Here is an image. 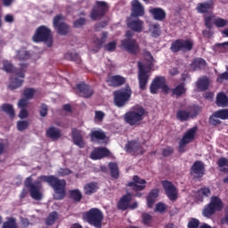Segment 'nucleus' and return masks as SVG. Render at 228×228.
<instances>
[{
  "instance_id": "obj_5",
  "label": "nucleus",
  "mask_w": 228,
  "mask_h": 228,
  "mask_svg": "<svg viewBox=\"0 0 228 228\" xmlns=\"http://www.w3.org/2000/svg\"><path fill=\"white\" fill-rule=\"evenodd\" d=\"M224 209V201L218 196H212L210 202L207 204L203 210L202 215L206 218H211L216 213L220 212Z\"/></svg>"
},
{
  "instance_id": "obj_29",
  "label": "nucleus",
  "mask_w": 228,
  "mask_h": 228,
  "mask_svg": "<svg viewBox=\"0 0 228 228\" xmlns=\"http://www.w3.org/2000/svg\"><path fill=\"white\" fill-rule=\"evenodd\" d=\"M150 13H151L155 20H165L167 19V12L159 7L151 9Z\"/></svg>"
},
{
  "instance_id": "obj_19",
  "label": "nucleus",
  "mask_w": 228,
  "mask_h": 228,
  "mask_svg": "<svg viewBox=\"0 0 228 228\" xmlns=\"http://www.w3.org/2000/svg\"><path fill=\"white\" fill-rule=\"evenodd\" d=\"M197 13L200 15H208L211 10H215V2L213 0L208 2H201L196 5L195 8Z\"/></svg>"
},
{
  "instance_id": "obj_40",
  "label": "nucleus",
  "mask_w": 228,
  "mask_h": 228,
  "mask_svg": "<svg viewBox=\"0 0 228 228\" xmlns=\"http://www.w3.org/2000/svg\"><path fill=\"white\" fill-rule=\"evenodd\" d=\"M220 172H224L228 174V159L225 158H220L216 162Z\"/></svg>"
},
{
  "instance_id": "obj_49",
  "label": "nucleus",
  "mask_w": 228,
  "mask_h": 228,
  "mask_svg": "<svg viewBox=\"0 0 228 228\" xmlns=\"http://www.w3.org/2000/svg\"><path fill=\"white\" fill-rule=\"evenodd\" d=\"M150 31H151V37H153V38H158V37H159V35H160L159 25H158V24L151 25L150 27Z\"/></svg>"
},
{
  "instance_id": "obj_27",
  "label": "nucleus",
  "mask_w": 228,
  "mask_h": 228,
  "mask_svg": "<svg viewBox=\"0 0 228 228\" xmlns=\"http://www.w3.org/2000/svg\"><path fill=\"white\" fill-rule=\"evenodd\" d=\"M126 151L128 154L134 156L138 151L142 150V144L136 141H129L125 146Z\"/></svg>"
},
{
  "instance_id": "obj_10",
  "label": "nucleus",
  "mask_w": 228,
  "mask_h": 228,
  "mask_svg": "<svg viewBox=\"0 0 228 228\" xmlns=\"http://www.w3.org/2000/svg\"><path fill=\"white\" fill-rule=\"evenodd\" d=\"M193 49V41L190 39H176L172 42L170 51L172 53H189Z\"/></svg>"
},
{
  "instance_id": "obj_12",
  "label": "nucleus",
  "mask_w": 228,
  "mask_h": 228,
  "mask_svg": "<svg viewBox=\"0 0 228 228\" xmlns=\"http://www.w3.org/2000/svg\"><path fill=\"white\" fill-rule=\"evenodd\" d=\"M121 47H123V49L129 54L136 55L140 53V45L138 44V41L132 37L121 40Z\"/></svg>"
},
{
  "instance_id": "obj_6",
  "label": "nucleus",
  "mask_w": 228,
  "mask_h": 228,
  "mask_svg": "<svg viewBox=\"0 0 228 228\" xmlns=\"http://www.w3.org/2000/svg\"><path fill=\"white\" fill-rule=\"evenodd\" d=\"M131 95H133V90L127 84L124 88L114 92V102L118 108H123L131 100Z\"/></svg>"
},
{
  "instance_id": "obj_4",
  "label": "nucleus",
  "mask_w": 228,
  "mask_h": 228,
  "mask_svg": "<svg viewBox=\"0 0 228 228\" xmlns=\"http://www.w3.org/2000/svg\"><path fill=\"white\" fill-rule=\"evenodd\" d=\"M32 40L36 44L44 42L45 45H47V47H52L53 46V32L51 31V28H47V26L41 25L36 29L32 37Z\"/></svg>"
},
{
  "instance_id": "obj_13",
  "label": "nucleus",
  "mask_w": 228,
  "mask_h": 228,
  "mask_svg": "<svg viewBox=\"0 0 228 228\" xmlns=\"http://www.w3.org/2000/svg\"><path fill=\"white\" fill-rule=\"evenodd\" d=\"M228 120V109H221L213 112L208 118L210 126H220L221 120Z\"/></svg>"
},
{
  "instance_id": "obj_21",
  "label": "nucleus",
  "mask_w": 228,
  "mask_h": 228,
  "mask_svg": "<svg viewBox=\"0 0 228 228\" xmlns=\"http://www.w3.org/2000/svg\"><path fill=\"white\" fill-rule=\"evenodd\" d=\"M83 132L77 128H72L71 129V138L73 140V142L77 147H79V149H85V140L83 139Z\"/></svg>"
},
{
  "instance_id": "obj_46",
  "label": "nucleus",
  "mask_w": 228,
  "mask_h": 228,
  "mask_svg": "<svg viewBox=\"0 0 228 228\" xmlns=\"http://www.w3.org/2000/svg\"><path fill=\"white\" fill-rule=\"evenodd\" d=\"M17 58L21 61H26V60H29V58H31V55H29V52L26 51V49H21L18 51Z\"/></svg>"
},
{
  "instance_id": "obj_2",
  "label": "nucleus",
  "mask_w": 228,
  "mask_h": 228,
  "mask_svg": "<svg viewBox=\"0 0 228 228\" xmlns=\"http://www.w3.org/2000/svg\"><path fill=\"white\" fill-rule=\"evenodd\" d=\"M39 179L53 188L54 191V200H63V199H65L67 195V181L65 179H60L53 175H41L39 176Z\"/></svg>"
},
{
  "instance_id": "obj_64",
  "label": "nucleus",
  "mask_w": 228,
  "mask_h": 228,
  "mask_svg": "<svg viewBox=\"0 0 228 228\" xmlns=\"http://www.w3.org/2000/svg\"><path fill=\"white\" fill-rule=\"evenodd\" d=\"M218 81H228V71H224V73H221L217 77Z\"/></svg>"
},
{
  "instance_id": "obj_37",
  "label": "nucleus",
  "mask_w": 228,
  "mask_h": 228,
  "mask_svg": "<svg viewBox=\"0 0 228 228\" xmlns=\"http://www.w3.org/2000/svg\"><path fill=\"white\" fill-rule=\"evenodd\" d=\"M64 60H68L69 61H75V63H81V57L77 53H66L64 54Z\"/></svg>"
},
{
  "instance_id": "obj_47",
  "label": "nucleus",
  "mask_w": 228,
  "mask_h": 228,
  "mask_svg": "<svg viewBox=\"0 0 228 228\" xmlns=\"http://www.w3.org/2000/svg\"><path fill=\"white\" fill-rule=\"evenodd\" d=\"M58 220V212H52L46 218V225H54V223Z\"/></svg>"
},
{
  "instance_id": "obj_53",
  "label": "nucleus",
  "mask_w": 228,
  "mask_h": 228,
  "mask_svg": "<svg viewBox=\"0 0 228 228\" xmlns=\"http://www.w3.org/2000/svg\"><path fill=\"white\" fill-rule=\"evenodd\" d=\"M105 51H108L109 53H113L117 49V41H111L105 45L104 46Z\"/></svg>"
},
{
  "instance_id": "obj_34",
  "label": "nucleus",
  "mask_w": 228,
  "mask_h": 228,
  "mask_svg": "<svg viewBox=\"0 0 228 228\" xmlns=\"http://www.w3.org/2000/svg\"><path fill=\"white\" fill-rule=\"evenodd\" d=\"M91 142H101L106 140V134L102 130H93L90 134Z\"/></svg>"
},
{
  "instance_id": "obj_8",
  "label": "nucleus",
  "mask_w": 228,
  "mask_h": 228,
  "mask_svg": "<svg viewBox=\"0 0 228 228\" xmlns=\"http://www.w3.org/2000/svg\"><path fill=\"white\" fill-rule=\"evenodd\" d=\"M86 219L89 225H93L95 228H102L104 214L99 208H91L86 213Z\"/></svg>"
},
{
  "instance_id": "obj_58",
  "label": "nucleus",
  "mask_w": 228,
  "mask_h": 228,
  "mask_svg": "<svg viewBox=\"0 0 228 228\" xmlns=\"http://www.w3.org/2000/svg\"><path fill=\"white\" fill-rule=\"evenodd\" d=\"M199 195L202 197H209L211 195V190L208 187H203L198 191Z\"/></svg>"
},
{
  "instance_id": "obj_61",
  "label": "nucleus",
  "mask_w": 228,
  "mask_h": 228,
  "mask_svg": "<svg viewBox=\"0 0 228 228\" xmlns=\"http://www.w3.org/2000/svg\"><path fill=\"white\" fill-rule=\"evenodd\" d=\"M216 47L222 49V53H227L228 51V41L224 43L216 44Z\"/></svg>"
},
{
  "instance_id": "obj_20",
  "label": "nucleus",
  "mask_w": 228,
  "mask_h": 228,
  "mask_svg": "<svg viewBox=\"0 0 228 228\" xmlns=\"http://www.w3.org/2000/svg\"><path fill=\"white\" fill-rule=\"evenodd\" d=\"M110 156H111V151H110L108 148L100 147V148L94 149L92 151L90 158L91 159L97 160V159H102V158H110Z\"/></svg>"
},
{
  "instance_id": "obj_52",
  "label": "nucleus",
  "mask_w": 228,
  "mask_h": 228,
  "mask_svg": "<svg viewBox=\"0 0 228 228\" xmlns=\"http://www.w3.org/2000/svg\"><path fill=\"white\" fill-rule=\"evenodd\" d=\"M85 24H86V19L78 18L73 22V28H83Z\"/></svg>"
},
{
  "instance_id": "obj_39",
  "label": "nucleus",
  "mask_w": 228,
  "mask_h": 228,
  "mask_svg": "<svg viewBox=\"0 0 228 228\" xmlns=\"http://www.w3.org/2000/svg\"><path fill=\"white\" fill-rule=\"evenodd\" d=\"M197 88L201 92H206L209 88V79L208 78H200L196 84Z\"/></svg>"
},
{
  "instance_id": "obj_50",
  "label": "nucleus",
  "mask_w": 228,
  "mask_h": 228,
  "mask_svg": "<svg viewBox=\"0 0 228 228\" xmlns=\"http://www.w3.org/2000/svg\"><path fill=\"white\" fill-rule=\"evenodd\" d=\"M106 38H108V32H102L101 38H96L94 44L99 47H102V45L106 42Z\"/></svg>"
},
{
  "instance_id": "obj_60",
  "label": "nucleus",
  "mask_w": 228,
  "mask_h": 228,
  "mask_svg": "<svg viewBox=\"0 0 228 228\" xmlns=\"http://www.w3.org/2000/svg\"><path fill=\"white\" fill-rule=\"evenodd\" d=\"M47 111H49L47 105L45 103H42L39 110L40 117H47Z\"/></svg>"
},
{
  "instance_id": "obj_25",
  "label": "nucleus",
  "mask_w": 228,
  "mask_h": 228,
  "mask_svg": "<svg viewBox=\"0 0 228 228\" xmlns=\"http://www.w3.org/2000/svg\"><path fill=\"white\" fill-rule=\"evenodd\" d=\"M131 200H133V196L131 195V193H126L123 195L117 204L118 209H119L120 211H126V209H128L129 204H131Z\"/></svg>"
},
{
  "instance_id": "obj_15",
  "label": "nucleus",
  "mask_w": 228,
  "mask_h": 228,
  "mask_svg": "<svg viewBox=\"0 0 228 228\" xmlns=\"http://www.w3.org/2000/svg\"><path fill=\"white\" fill-rule=\"evenodd\" d=\"M190 174L194 179H202L206 174L204 162L196 160L191 167Z\"/></svg>"
},
{
  "instance_id": "obj_17",
  "label": "nucleus",
  "mask_w": 228,
  "mask_h": 228,
  "mask_svg": "<svg viewBox=\"0 0 228 228\" xmlns=\"http://www.w3.org/2000/svg\"><path fill=\"white\" fill-rule=\"evenodd\" d=\"M77 95L84 97V99H90L94 95V89L86 83H80L76 86Z\"/></svg>"
},
{
  "instance_id": "obj_44",
  "label": "nucleus",
  "mask_w": 228,
  "mask_h": 228,
  "mask_svg": "<svg viewBox=\"0 0 228 228\" xmlns=\"http://www.w3.org/2000/svg\"><path fill=\"white\" fill-rule=\"evenodd\" d=\"M214 26H216V28H225V26H227L228 24V20L224 19V18H220V17H215L213 18L212 20Z\"/></svg>"
},
{
  "instance_id": "obj_42",
  "label": "nucleus",
  "mask_w": 228,
  "mask_h": 228,
  "mask_svg": "<svg viewBox=\"0 0 228 228\" xmlns=\"http://www.w3.org/2000/svg\"><path fill=\"white\" fill-rule=\"evenodd\" d=\"M192 68L194 70H199L200 69H206V61L202 58H197L192 61Z\"/></svg>"
},
{
  "instance_id": "obj_48",
  "label": "nucleus",
  "mask_w": 228,
  "mask_h": 228,
  "mask_svg": "<svg viewBox=\"0 0 228 228\" xmlns=\"http://www.w3.org/2000/svg\"><path fill=\"white\" fill-rule=\"evenodd\" d=\"M35 96V89L28 87V88H25L23 91V97H25V99L27 100H31L33 99V97Z\"/></svg>"
},
{
  "instance_id": "obj_35",
  "label": "nucleus",
  "mask_w": 228,
  "mask_h": 228,
  "mask_svg": "<svg viewBox=\"0 0 228 228\" xmlns=\"http://www.w3.org/2000/svg\"><path fill=\"white\" fill-rule=\"evenodd\" d=\"M216 106L219 108H227L228 97L224 93H219L216 100Z\"/></svg>"
},
{
  "instance_id": "obj_33",
  "label": "nucleus",
  "mask_w": 228,
  "mask_h": 228,
  "mask_svg": "<svg viewBox=\"0 0 228 228\" xmlns=\"http://www.w3.org/2000/svg\"><path fill=\"white\" fill-rule=\"evenodd\" d=\"M159 197V189H152L147 197V206L148 208H152L156 202V199Z\"/></svg>"
},
{
  "instance_id": "obj_45",
  "label": "nucleus",
  "mask_w": 228,
  "mask_h": 228,
  "mask_svg": "<svg viewBox=\"0 0 228 228\" xmlns=\"http://www.w3.org/2000/svg\"><path fill=\"white\" fill-rule=\"evenodd\" d=\"M2 228H18L17 219H15V217H7V220L3 224Z\"/></svg>"
},
{
  "instance_id": "obj_1",
  "label": "nucleus",
  "mask_w": 228,
  "mask_h": 228,
  "mask_svg": "<svg viewBox=\"0 0 228 228\" xmlns=\"http://www.w3.org/2000/svg\"><path fill=\"white\" fill-rule=\"evenodd\" d=\"M26 69H28V64L26 63L20 64V68H15L13 64L8 61L4 62V70L8 74H12L9 85L11 90H17V88L22 86L23 79L26 77Z\"/></svg>"
},
{
  "instance_id": "obj_63",
  "label": "nucleus",
  "mask_w": 228,
  "mask_h": 228,
  "mask_svg": "<svg viewBox=\"0 0 228 228\" xmlns=\"http://www.w3.org/2000/svg\"><path fill=\"white\" fill-rule=\"evenodd\" d=\"M18 107L20 108L21 110H26V108L28 107V99H20L19 102H18Z\"/></svg>"
},
{
  "instance_id": "obj_14",
  "label": "nucleus",
  "mask_w": 228,
  "mask_h": 228,
  "mask_svg": "<svg viewBox=\"0 0 228 228\" xmlns=\"http://www.w3.org/2000/svg\"><path fill=\"white\" fill-rule=\"evenodd\" d=\"M162 188L167 195V197L171 200L172 202H175L177 200V188L174 183L170 181L164 180L161 182Z\"/></svg>"
},
{
  "instance_id": "obj_54",
  "label": "nucleus",
  "mask_w": 228,
  "mask_h": 228,
  "mask_svg": "<svg viewBox=\"0 0 228 228\" xmlns=\"http://www.w3.org/2000/svg\"><path fill=\"white\" fill-rule=\"evenodd\" d=\"M189 113L191 118L197 117V115L200 113V107L199 105H194L193 107L191 108Z\"/></svg>"
},
{
  "instance_id": "obj_36",
  "label": "nucleus",
  "mask_w": 228,
  "mask_h": 228,
  "mask_svg": "<svg viewBox=\"0 0 228 228\" xmlns=\"http://www.w3.org/2000/svg\"><path fill=\"white\" fill-rule=\"evenodd\" d=\"M109 170L110 172V177H112V179H118V177H120V171L117 163H109Z\"/></svg>"
},
{
  "instance_id": "obj_16",
  "label": "nucleus",
  "mask_w": 228,
  "mask_h": 228,
  "mask_svg": "<svg viewBox=\"0 0 228 228\" xmlns=\"http://www.w3.org/2000/svg\"><path fill=\"white\" fill-rule=\"evenodd\" d=\"M63 20V15L58 14L53 18V27L56 28L59 35L65 37L69 35V31H70V27L67 25L65 22H61Z\"/></svg>"
},
{
  "instance_id": "obj_18",
  "label": "nucleus",
  "mask_w": 228,
  "mask_h": 228,
  "mask_svg": "<svg viewBox=\"0 0 228 228\" xmlns=\"http://www.w3.org/2000/svg\"><path fill=\"white\" fill-rule=\"evenodd\" d=\"M145 184H147L145 179H142L138 175H134L133 182H129L127 186L132 188L133 191H143L145 190Z\"/></svg>"
},
{
  "instance_id": "obj_57",
  "label": "nucleus",
  "mask_w": 228,
  "mask_h": 228,
  "mask_svg": "<svg viewBox=\"0 0 228 228\" xmlns=\"http://www.w3.org/2000/svg\"><path fill=\"white\" fill-rule=\"evenodd\" d=\"M199 225H200V221H199V219H197V218H191L189 221L187 227L188 228H199Z\"/></svg>"
},
{
  "instance_id": "obj_22",
  "label": "nucleus",
  "mask_w": 228,
  "mask_h": 228,
  "mask_svg": "<svg viewBox=\"0 0 228 228\" xmlns=\"http://www.w3.org/2000/svg\"><path fill=\"white\" fill-rule=\"evenodd\" d=\"M167 83V78L165 77L158 76L156 77L151 86H150V92L152 94H158V90L160 89Z\"/></svg>"
},
{
  "instance_id": "obj_32",
  "label": "nucleus",
  "mask_w": 228,
  "mask_h": 228,
  "mask_svg": "<svg viewBox=\"0 0 228 228\" xmlns=\"http://www.w3.org/2000/svg\"><path fill=\"white\" fill-rule=\"evenodd\" d=\"M127 26L130 29H132V31L142 33V29L143 28V21L140 20H127Z\"/></svg>"
},
{
  "instance_id": "obj_38",
  "label": "nucleus",
  "mask_w": 228,
  "mask_h": 228,
  "mask_svg": "<svg viewBox=\"0 0 228 228\" xmlns=\"http://www.w3.org/2000/svg\"><path fill=\"white\" fill-rule=\"evenodd\" d=\"M1 108L6 115H9L10 118H15V110L13 109V105L10 103H4Z\"/></svg>"
},
{
  "instance_id": "obj_11",
  "label": "nucleus",
  "mask_w": 228,
  "mask_h": 228,
  "mask_svg": "<svg viewBox=\"0 0 228 228\" xmlns=\"http://www.w3.org/2000/svg\"><path fill=\"white\" fill-rule=\"evenodd\" d=\"M138 81H139V88L143 91L147 88V84L149 83V72H151V68H145V65L142 62H138Z\"/></svg>"
},
{
  "instance_id": "obj_9",
  "label": "nucleus",
  "mask_w": 228,
  "mask_h": 228,
  "mask_svg": "<svg viewBox=\"0 0 228 228\" xmlns=\"http://www.w3.org/2000/svg\"><path fill=\"white\" fill-rule=\"evenodd\" d=\"M108 10H110L108 3L104 1H96L93 5L90 17L93 20H99V19H102V17L108 13Z\"/></svg>"
},
{
  "instance_id": "obj_59",
  "label": "nucleus",
  "mask_w": 228,
  "mask_h": 228,
  "mask_svg": "<svg viewBox=\"0 0 228 228\" xmlns=\"http://www.w3.org/2000/svg\"><path fill=\"white\" fill-rule=\"evenodd\" d=\"M171 154H174V148L171 146H167L165 149L162 151V156L164 158H167L168 156H171Z\"/></svg>"
},
{
  "instance_id": "obj_43",
  "label": "nucleus",
  "mask_w": 228,
  "mask_h": 228,
  "mask_svg": "<svg viewBox=\"0 0 228 228\" xmlns=\"http://www.w3.org/2000/svg\"><path fill=\"white\" fill-rule=\"evenodd\" d=\"M176 118L177 120H180V122H186V120L190 118V111H187L184 110H179L176 112Z\"/></svg>"
},
{
  "instance_id": "obj_30",
  "label": "nucleus",
  "mask_w": 228,
  "mask_h": 228,
  "mask_svg": "<svg viewBox=\"0 0 228 228\" xmlns=\"http://www.w3.org/2000/svg\"><path fill=\"white\" fill-rule=\"evenodd\" d=\"M61 136V130H60V128L51 126L46 130V137L50 138V140H53V142L56 140H60Z\"/></svg>"
},
{
  "instance_id": "obj_51",
  "label": "nucleus",
  "mask_w": 228,
  "mask_h": 228,
  "mask_svg": "<svg viewBox=\"0 0 228 228\" xmlns=\"http://www.w3.org/2000/svg\"><path fill=\"white\" fill-rule=\"evenodd\" d=\"M29 127V122L26 120H21L17 122L18 131H26Z\"/></svg>"
},
{
  "instance_id": "obj_24",
  "label": "nucleus",
  "mask_w": 228,
  "mask_h": 228,
  "mask_svg": "<svg viewBox=\"0 0 228 228\" xmlns=\"http://www.w3.org/2000/svg\"><path fill=\"white\" fill-rule=\"evenodd\" d=\"M145 15V9H143V5L138 0L132 1V17H143Z\"/></svg>"
},
{
  "instance_id": "obj_55",
  "label": "nucleus",
  "mask_w": 228,
  "mask_h": 228,
  "mask_svg": "<svg viewBox=\"0 0 228 228\" xmlns=\"http://www.w3.org/2000/svg\"><path fill=\"white\" fill-rule=\"evenodd\" d=\"M142 220L144 225H150L151 222H152V216L147 213H143L142 215Z\"/></svg>"
},
{
  "instance_id": "obj_41",
  "label": "nucleus",
  "mask_w": 228,
  "mask_h": 228,
  "mask_svg": "<svg viewBox=\"0 0 228 228\" xmlns=\"http://www.w3.org/2000/svg\"><path fill=\"white\" fill-rule=\"evenodd\" d=\"M69 198L74 200V202H81V199H83V194L79 189H75L69 191Z\"/></svg>"
},
{
  "instance_id": "obj_7",
  "label": "nucleus",
  "mask_w": 228,
  "mask_h": 228,
  "mask_svg": "<svg viewBox=\"0 0 228 228\" xmlns=\"http://www.w3.org/2000/svg\"><path fill=\"white\" fill-rule=\"evenodd\" d=\"M25 188H28L30 197L34 200H42L44 195L42 194V183L36 181L33 183V177L28 176L24 182Z\"/></svg>"
},
{
  "instance_id": "obj_26",
  "label": "nucleus",
  "mask_w": 228,
  "mask_h": 228,
  "mask_svg": "<svg viewBox=\"0 0 228 228\" xmlns=\"http://www.w3.org/2000/svg\"><path fill=\"white\" fill-rule=\"evenodd\" d=\"M195 134H197V126H193L183 134L181 139L182 145H188V143H191L192 140H195Z\"/></svg>"
},
{
  "instance_id": "obj_23",
  "label": "nucleus",
  "mask_w": 228,
  "mask_h": 228,
  "mask_svg": "<svg viewBox=\"0 0 228 228\" xmlns=\"http://www.w3.org/2000/svg\"><path fill=\"white\" fill-rule=\"evenodd\" d=\"M106 83L109 85V86L118 88V86H122V85L126 84V77L120 75L110 76L107 77Z\"/></svg>"
},
{
  "instance_id": "obj_28",
  "label": "nucleus",
  "mask_w": 228,
  "mask_h": 228,
  "mask_svg": "<svg viewBox=\"0 0 228 228\" xmlns=\"http://www.w3.org/2000/svg\"><path fill=\"white\" fill-rule=\"evenodd\" d=\"M186 84L180 83L175 88L171 89L172 97H175V99H179V97H183L184 94H186Z\"/></svg>"
},
{
  "instance_id": "obj_62",
  "label": "nucleus",
  "mask_w": 228,
  "mask_h": 228,
  "mask_svg": "<svg viewBox=\"0 0 228 228\" xmlns=\"http://www.w3.org/2000/svg\"><path fill=\"white\" fill-rule=\"evenodd\" d=\"M213 19H215V16H207L204 18L205 26L206 28H208V29H211V28H213V26L211 25V20Z\"/></svg>"
},
{
  "instance_id": "obj_3",
  "label": "nucleus",
  "mask_w": 228,
  "mask_h": 228,
  "mask_svg": "<svg viewBox=\"0 0 228 228\" xmlns=\"http://www.w3.org/2000/svg\"><path fill=\"white\" fill-rule=\"evenodd\" d=\"M145 117V109L141 105L133 107L132 110L126 112L124 116L125 122L129 126H141Z\"/></svg>"
},
{
  "instance_id": "obj_31",
  "label": "nucleus",
  "mask_w": 228,
  "mask_h": 228,
  "mask_svg": "<svg viewBox=\"0 0 228 228\" xmlns=\"http://www.w3.org/2000/svg\"><path fill=\"white\" fill-rule=\"evenodd\" d=\"M97 190H99V183L97 182H90L84 185L85 195H94V193H97Z\"/></svg>"
},
{
  "instance_id": "obj_56",
  "label": "nucleus",
  "mask_w": 228,
  "mask_h": 228,
  "mask_svg": "<svg viewBox=\"0 0 228 228\" xmlns=\"http://www.w3.org/2000/svg\"><path fill=\"white\" fill-rule=\"evenodd\" d=\"M155 211L157 213H165L167 211V204L163 202H159L156 204Z\"/></svg>"
}]
</instances>
